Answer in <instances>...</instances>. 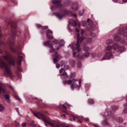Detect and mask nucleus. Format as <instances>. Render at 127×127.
Wrapping results in <instances>:
<instances>
[{
  "mask_svg": "<svg viewBox=\"0 0 127 127\" xmlns=\"http://www.w3.org/2000/svg\"><path fill=\"white\" fill-rule=\"evenodd\" d=\"M127 103L125 105V108L124 111V112L125 113H127V98L126 99Z\"/></svg>",
  "mask_w": 127,
  "mask_h": 127,
  "instance_id": "nucleus-31",
  "label": "nucleus"
},
{
  "mask_svg": "<svg viewBox=\"0 0 127 127\" xmlns=\"http://www.w3.org/2000/svg\"><path fill=\"white\" fill-rule=\"evenodd\" d=\"M42 28L43 29L47 30L48 28V27L47 26H45L43 27Z\"/></svg>",
  "mask_w": 127,
  "mask_h": 127,
  "instance_id": "nucleus-48",
  "label": "nucleus"
},
{
  "mask_svg": "<svg viewBox=\"0 0 127 127\" xmlns=\"http://www.w3.org/2000/svg\"><path fill=\"white\" fill-rule=\"evenodd\" d=\"M65 104H66V105L67 106V107L68 108L70 109V107L71 106L68 104H66V103H65Z\"/></svg>",
  "mask_w": 127,
  "mask_h": 127,
  "instance_id": "nucleus-58",
  "label": "nucleus"
},
{
  "mask_svg": "<svg viewBox=\"0 0 127 127\" xmlns=\"http://www.w3.org/2000/svg\"><path fill=\"white\" fill-rule=\"evenodd\" d=\"M112 108L113 110H116L118 109V107L117 106H114L112 107Z\"/></svg>",
  "mask_w": 127,
  "mask_h": 127,
  "instance_id": "nucleus-45",
  "label": "nucleus"
},
{
  "mask_svg": "<svg viewBox=\"0 0 127 127\" xmlns=\"http://www.w3.org/2000/svg\"><path fill=\"white\" fill-rule=\"evenodd\" d=\"M62 78H65L67 77L68 76L66 72L64 71L62 75Z\"/></svg>",
  "mask_w": 127,
  "mask_h": 127,
  "instance_id": "nucleus-25",
  "label": "nucleus"
},
{
  "mask_svg": "<svg viewBox=\"0 0 127 127\" xmlns=\"http://www.w3.org/2000/svg\"><path fill=\"white\" fill-rule=\"evenodd\" d=\"M18 57L19 60V61L18 63V64L19 65H20L21 64V62L23 60V58L22 56H18Z\"/></svg>",
  "mask_w": 127,
  "mask_h": 127,
  "instance_id": "nucleus-24",
  "label": "nucleus"
},
{
  "mask_svg": "<svg viewBox=\"0 0 127 127\" xmlns=\"http://www.w3.org/2000/svg\"><path fill=\"white\" fill-rule=\"evenodd\" d=\"M115 35V36L114 38L115 40V41H119L120 39V38L117 36V35L116 34Z\"/></svg>",
  "mask_w": 127,
  "mask_h": 127,
  "instance_id": "nucleus-33",
  "label": "nucleus"
},
{
  "mask_svg": "<svg viewBox=\"0 0 127 127\" xmlns=\"http://www.w3.org/2000/svg\"><path fill=\"white\" fill-rule=\"evenodd\" d=\"M64 70V69L61 68L60 70L59 73L60 74H61L63 72V71Z\"/></svg>",
  "mask_w": 127,
  "mask_h": 127,
  "instance_id": "nucleus-51",
  "label": "nucleus"
},
{
  "mask_svg": "<svg viewBox=\"0 0 127 127\" xmlns=\"http://www.w3.org/2000/svg\"><path fill=\"white\" fill-rule=\"evenodd\" d=\"M89 50V48L88 46H84L83 49V50L86 52H88Z\"/></svg>",
  "mask_w": 127,
  "mask_h": 127,
  "instance_id": "nucleus-27",
  "label": "nucleus"
},
{
  "mask_svg": "<svg viewBox=\"0 0 127 127\" xmlns=\"http://www.w3.org/2000/svg\"><path fill=\"white\" fill-rule=\"evenodd\" d=\"M116 50L117 49L118 51L121 53L124 49V48L123 46H120L117 44H114L112 46H108L107 47L106 49V52L105 56H104L101 59V61L104 60L106 59L109 60L112 58L113 55L112 53V49Z\"/></svg>",
  "mask_w": 127,
  "mask_h": 127,
  "instance_id": "nucleus-1",
  "label": "nucleus"
},
{
  "mask_svg": "<svg viewBox=\"0 0 127 127\" xmlns=\"http://www.w3.org/2000/svg\"><path fill=\"white\" fill-rule=\"evenodd\" d=\"M55 123L56 125H54V127H70L69 126H65L64 124L59 123L57 122H55L52 123Z\"/></svg>",
  "mask_w": 127,
  "mask_h": 127,
  "instance_id": "nucleus-14",
  "label": "nucleus"
},
{
  "mask_svg": "<svg viewBox=\"0 0 127 127\" xmlns=\"http://www.w3.org/2000/svg\"><path fill=\"white\" fill-rule=\"evenodd\" d=\"M53 44H51L50 41H47L44 42V44L45 46L48 47L50 48L49 50V52L50 53H52L56 51V50H59V47H58L55 46V48H53V45H55L58 43V41L56 39H54L52 41Z\"/></svg>",
  "mask_w": 127,
  "mask_h": 127,
  "instance_id": "nucleus-4",
  "label": "nucleus"
},
{
  "mask_svg": "<svg viewBox=\"0 0 127 127\" xmlns=\"http://www.w3.org/2000/svg\"><path fill=\"white\" fill-rule=\"evenodd\" d=\"M33 114L34 116L39 119H40V118L39 117V116H40L44 122L48 123L52 127H54V126L56 125L55 123L53 124L52 122H49L47 120L46 117L45 116L43 115L42 114L41 112H38L36 113H33Z\"/></svg>",
  "mask_w": 127,
  "mask_h": 127,
  "instance_id": "nucleus-6",
  "label": "nucleus"
},
{
  "mask_svg": "<svg viewBox=\"0 0 127 127\" xmlns=\"http://www.w3.org/2000/svg\"><path fill=\"white\" fill-rule=\"evenodd\" d=\"M113 41L112 39H109L106 41V43L107 45L110 44L112 43Z\"/></svg>",
  "mask_w": 127,
  "mask_h": 127,
  "instance_id": "nucleus-26",
  "label": "nucleus"
},
{
  "mask_svg": "<svg viewBox=\"0 0 127 127\" xmlns=\"http://www.w3.org/2000/svg\"><path fill=\"white\" fill-rule=\"evenodd\" d=\"M88 102L90 104H93L94 103V101L91 99H88Z\"/></svg>",
  "mask_w": 127,
  "mask_h": 127,
  "instance_id": "nucleus-35",
  "label": "nucleus"
},
{
  "mask_svg": "<svg viewBox=\"0 0 127 127\" xmlns=\"http://www.w3.org/2000/svg\"><path fill=\"white\" fill-rule=\"evenodd\" d=\"M71 22H72V26H75L77 25V23L76 21L73 19H72L69 22V24L68 26H69V25L71 24Z\"/></svg>",
  "mask_w": 127,
  "mask_h": 127,
  "instance_id": "nucleus-18",
  "label": "nucleus"
},
{
  "mask_svg": "<svg viewBox=\"0 0 127 127\" xmlns=\"http://www.w3.org/2000/svg\"><path fill=\"white\" fill-rule=\"evenodd\" d=\"M1 44H3L4 46H6V44L4 43V42H1L0 41V45Z\"/></svg>",
  "mask_w": 127,
  "mask_h": 127,
  "instance_id": "nucleus-46",
  "label": "nucleus"
},
{
  "mask_svg": "<svg viewBox=\"0 0 127 127\" xmlns=\"http://www.w3.org/2000/svg\"><path fill=\"white\" fill-rule=\"evenodd\" d=\"M60 42L62 43V44L61 45V46H63L65 43L64 41L63 40H60Z\"/></svg>",
  "mask_w": 127,
  "mask_h": 127,
  "instance_id": "nucleus-42",
  "label": "nucleus"
},
{
  "mask_svg": "<svg viewBox=\"0 0 127 127\" xmlns=\"http://www.w3.org/2000/svg\"><path fill=\"white\" fill-rule=\"evenodd\" d=\"M2 90L3 91V93L5 94H6L8 93V91H7V90L6 89H4L3 88L2 89Z\"/></svg>",
  "mask_w": 127,
  "mask_h": 127,
  "instance_id": "nucleus-38",
  "label": "nucleus"
},
{
  "mask_svg": "<svg viewBox=\"0 0 127 127\" xmlns=\"http://www.w3.org/2000/svg\"><path fill=\"white\" fill-rule=\"evenodd\" d=\"M90 87V85L89 84H86L85 85V88L87 91H88L89 90V88Z\"/></svg>",
  "mask_w": 127,
  "mask_h": 127,
  "instance_id": "nucleus-29",
  "label": "nucleus"
},
{
  "mask_svg": "<svg viewBox=\"0 0 127 127\" xmlns=\"http://www.w3.org/2000/svg\"><path fill=\"white\" fill-rule=\"evenodd\" d=\"M61 117L63 118H64V119H66V116L64 114H63L62 115Z\"/></svg>",
  "mask_w": 127,
  "mask_h": 127,
  "instance_id": "nucleus-47",
  "label": "nucleus"
},
{
  "mask_svg": "<svg viewBox=\"0 0 127 127\" xmlns=\"http://www.w3.org/2000/svg\"><path fill=\"white\" fill-rule=\"evenodd\" d=\"M93 125L95 127H99V126L97 125L93 124Z\"/></svg>",
  "mask_w": 127,
  "mask_h": 127,
  "instance_id": "nucleus-62",
  "label": "nucleus"
},
{
  "mask_svg": "<svg viewBox=\"0 0 127 127\" xmlns=\"http://www.w3.org/2000/svg\"><path fill=\"white\" fill-rule=\"evenodd\" d=\"M106 112L108 113H110L111 112V111L110 109L107 108L106 109Z\"/></svg>",
  "mask_w": 127,
  "mask_h": 127,
  "instance_id": "nucleus-39",
  "label": "nucleus"
},
{
  "mask_svg": "<svg viewBox=\"0 0 127 127\" xmlns=\"http://www.w3.org/2000/svg\"><path fill=\"white\" fill-rule=\"evenodd\" d=\"M120 33L122 34L124 36H127V32L125 31L124 30H122L120 31Z\"/></svg>",
  "mask_w": 127,
  "mask_h": 127,
  "instance_id": "nucleus-21",
  "label": "nucleus"
},
{
  "mask_svg": "<svg viewBox=\"0 0 127 127\" xmlns=\"http://www.w3.org/2000/svg\"><path fill=\"white\" fill-rule=\"evenodd\" d=\"M12 28H14V29H16V25L15 26H14L13 25V24H12Z\"/></svg>",
  "mask_w": 127,
  "mask_h": 127,
  "instance_id": "nucleus-55",
  "label": "nucleus"
},
{
  "mask_svg": "<svg viewBox=\"0 0 127 127\" xmlns=\"http://www.w3.org/2000/svg\"><path fill=\"white\" fill-rule=\"evenodd\" d=\"M2 67H5L4 73L5 76L6 77H10L11 78H12V73L10 68L7 66L6 63L0 60V68Z\"/></svg>",
  "mask_w": 127,
  "mask_h": 127,
  "instance_id": "nucleus-5",
  "label": "nucleus"
},
{
  "mask_svg": "<svg viewBox=\"0 0 127 127\" xmlns=\"http://www.w3.org/2000/svg\"><path fill=\"white\" fill-rule=\"evenodd\" d=\"M105 125H108V123L106 121V119L105 120V121L103 123Z\"/></svg>",
  "mask_w": 127,
  "mask_h": 127,
  "instance_id": "nucleus-49",
  "label": "nucleus"
},
{
  "mask_svg": "<svg viewBox=\"0 0 127 127\" xmlns=\"http://www.w3.org/2000/svg\"><path fill=\"white\" fill-rule=\"evenodd\" d=\"M53 32L52 31L50 30H48L47 31L46 35L47 37L50 39H52L53 38V37L52 35Z\"/></svg>",
  "mask_w": 127,
  "mask_h": 127,
  "instance_id": "nucleus-12",
  "label": "nucleus"
},
{
  "mask_svg": "<svg viewBox=\"0 0 127 127\" xmlns=\"http://www.w3.org/2000/svg\"><path fill=\"white\" fill-rule=\"evenodd\" d=\"M76 31L78 32H80L79 30L77 29H76Z\"/></svg>",
  "mask_w": 127,
  "mask_h": 127,
  "instance_id": "nucleus-64",
  "label": "nucleus"
},
{
  "mask_svg": "<svg viewBox=\"0 0 127 127\" xmlns=\"http://www.w3.org/2000/svg\"><path fill=\"white\" fill-rule=\"evenodd\" d=\"M71 63L72 64H75V61L74 60H72L71 61Z\"/></svg>",
  "mask_w": 127,
  "mask_h": 127,
  "instance_id": "nucleus-56",
  "label": "nucleus"
},
{
  "mask_svg": "<svg viewBox=\"0 0 127 127\" xmlns=\"http://www.w3.org/2000/svg\"><path fill=\"white\" fill-rule=\"evenodd\" d=\"M53 14L55 15L59 19L61 20L62 18L64 17L63 15H61L60 13H54Z\"/></svg>",
  "mask_w": 127,
  "mask_h": 127,
  "instance_id": "nucleus-16",
  "label": "nucleus"
},
{
  "mask_svg": "<svg viewBox=\"0 0 127 127\" xmlns=\"http://www.w3.org/2000/svg\"><path fill=\"white\" fill-rule=\"evenodd\" d=\"M66 107L65 105L64 104L62 105V111L63 112L66 113V115H68L69 114L65 111L66 110Z\"/></svg>",
  "mask_w": 127,
  "mask_h": 127,
  "instance_id": "nucleus-19",
  "label": "nucleus"
},
{
  "mask_svg": "<svg viewBox=\"0 0 127 127\" xmlns=\"http://www.w3.org/2000/svg\"><path fill=\"white\" fill-rule=\"evenodd\" d=\"M9 87L12 90V91H14V89L13 88V87L11 86H10Z\"/></svg>",
  "mask_w": 127,
  "mask_h": 127,
  "instance_id": "nucleus-63",
  "label": "nucleus"
},
{
  "mask_svg": "<svg viewBox=\"0 0 127 127\" xmlns=\"http://www.w3.org/2000/svg\"><path fill=\"white\" fill-rule=\"evenodd\" d=\"M92 41V39L91 38H89L87 40V42L88 43H91Z\"/></svg>",
  "mask_w": 127,
  "mask_h": 127,
  "instance_id": "nucleus-43",
  "label": "nucleus"
},
{
  "mask_svg": "<svg viewBox=\"0 0 127 127\" xmlns=\"http://www.w3.org/2000/svg\"><path fill=\"white\" fill-rule=\"evenodd\" d=\"M102 56V54L101 53H99L97 55V57H101Z\"/></svg>",
  "mask_w": 127,
  "mask_h": 127,
  "instance_id": "nucleus-50",
  "label": "nucleus"
},
{
  "mask_svg": "<svg viewBox=\"0 0 127 127\" xmlns=\"http://www.w3.org/2000/svg\"><path fill=\"white\" fill-rule=\"evenodd\" d=\"M54 58L53 59L54 63L56 64V67L58 69L60 67V65L58 63L59 62V60L61 58V56L58 53H55L53 55Z\"/></svg>",
  "mask_w": 127,
  "mask_h": 127,
  "instance_id": "nucleus-8",
  "label": "nucleus"
},
{
  "mask_svg": "<svg viewBox=\"0 0 127 127\" xmlns=\"http://www.w3.org/2000/svg\"><path fill=\"white\" fill-rule=\"evenodd\" d=\"M86 22L85 21H83L82 22V26L83 27H85L86 26Z\"/></svg>",
  "mask_w": 127,
  "mask_h": 127,
  "instance_id": "nucleus-36",
  "label": "nucleus"
},
{
  "mask_svg": "<svg viewBox=\"0 0 127 127\" xmlns=\"http://www.w3.org/2000/svg\"><path fill=\"white\" fill-rule=\"evenodd\" d=\"M15 44V42L14 41L10 40L8 43V46L9 49L12 52L15 53H17L18 51L17 50H15L13 48Z\"/></svg>",
  "mask_w": 127,
  "mask_h": 127,
  "instance_id": "nucleus-10",
  "label": "nucleus"
},
{
  "mask_svg": "<svg viewBox=\"0 0 127 127\" xmlns=\"http://www.w3.org/2000/svg\"><path fill=\"white\" fill-rule=\"evenodd\" d=\"M84 12V9H83V10L79 11V12L80 16H82L83 15Z\"/></svg>",
  "mask_w": 127,
  "mask_h": 127,
  "instance_id": "nucleus-32",
  "label": "nucleus"
},
{
  "mask_svg": "<svg viewBox=\"0 0 127 127\" xmlns=\"http://www.w3.org/2000/svg\"><path fill=\"white\" fill-rule=\"evenodd\" d=\"M93 22L92 20H91L89 22V25H91L93 24Z\"/></svg>",
  "mask_w": 127,
  "mask_h": 127,
  "instance_id": "nucleus-57",
  "label": "nucleus"
},
{
  "mask_svg": "<svg viewBox=\"0 0 127 127\" xmlns=\"http://www.w3.org/2000/svg\"><path fill=\"white\" fill-rule=\"evenodd\" d=\"M5 98L6 100H7L8 102L10 103V95L8 94H6L5 96Z\"/></svg>",
  "mask_w": 127,
  "mask_h": 127,
  "instance_id": "nucleus-20",
  "label": "nucleus"
},
{
  "mask_svg": "<svg viewBox=\"0 0 127 127\" xmlns=\"http://www.w3.org/2000/svg\"><path fill=\"white\" fill-rule=\"evenodd\" d=\"M18 71H21L22 70L21 68L19 67H18Z\"/></svg>",
  "mask_w": 127,
  "mask_h": 127,
  "instance_id": "nucleus-61",
  "label": "nucleus"
},
{
  "mask_svg": "<svg viewBox=\"0 0 127 127\" xmlns=\"http://www.w3.org/2000/svg\"><path fill=\"white\" fill-rule=\"evenodd\" d=\"M15 98L18 100L19 101H21V99L19 97V96L17 95H15Z\"/></svg>",
  "mask_w": 127,
  "mask_h": 127,
  "instance_id": "nucleus-40",
  "label": "nucleus"
},
{
  "mask_svg": "<svg viewBox=\"0 0 127 127\" xmlns=\"http://www.w3.org/2000/svg\"><path fill=\"white\" fill-rule=\"evenodd\" d=\"M37 27L39 28H40L42 27L39 24H37Z\"/></svg>",
  "mask_w": 127,
  "mask_h": 127,
  "instance_id": "nucleus-54",
  "label": "nucleus"
},
{
  "mask_svg": "<svg viewBox=\"0 0 127 127\" xmlns=\"http://www.w3.org/2000/svg\"><path fill=\"white\" fill-rule=\"evenodd\" d=\"M77 65L79 68H80L82 66V64L80 62H78L77 63Z\"/></svg>",
  "mask_w": 127,
  "mask_h": 127,
  "instance_id": "nucleus-34",
  "label": "nucleus"
},
{
  "mask_svg": "<svg viewBox=\"0 0 127 127\" xmlns=\"http://www.w3.org/2000/svg\"><path fill=\"white\" fill-rule=\"evenodd\" d=\"M96 54L95 53H93L92 54V57H95L96 56Z\"/></svg>",
  "mask_w": 127,
  "mask_h": 127,
  "instance_id": "nucleus-53",
  "label": "nucleus"
},
{
  "mask_svg": "<svg viewBox=\"0 0 127 127\" xmlns=\"http://www.w3.org/2000/svg\"><path fill=\"white\" fill-rule=\"evenodd\" d=\"M68 115H71V116H72L73 117V120L74 121H75L76 119H77V120L78 118H79V116H75L74 114L72 113H70V114H68Z\"/></svg>",
  "mask_w": 127,
  "mask_h": 127,
  "instance_id": "nucleus-22",
  "label": "nucleus"
},
{
  "mask_svg": "<svg viewBox=\"0 0 127 127\" xmlns=\"http://www.w3.org/2000/svg\"><path fill=\"white\" fill-rule=\"evenodd\" d=\"M84 120H85L86 121H89V120L88 117H87V118H85V119Z\"/></svg>",
  "mask_w": 127,
  "mask_h": 127,
  "instance_id": "nucleus-59",
  "label": "nucleus"
},
{
  "mask_svg": "<svg viewBox=\"0 0 127 127\" xmlns=\"http://www.w3.org/2000/svg\"><path fill=\"white\" fill-rule=\"evenodd\" d=\"M2 84L1 83H0V94L1 93L2 89Z\"/></svg>",
  "mask_w": 127,
  "mask_h": 127,
  "instance_id": "nucleus-41",
  "label": "nucleus"
},
{
  "mask_svg": "<svg viewBox=\"0 0 127 127\" xmlns=\"http://www.w3.org/2000/svg\"><path fill=\"white\" fill-rule=\"evenodd\" d=\"M75 46L76 47H74L73 45L71 46V45L70 44L68 47H69L71 46V49H72L73 50V55L74 57L76 55V52L75 51H76L78 53H79L80 51L79 52H78V51L77 50V48L76 46V45H75Z\"/></svg>",
  "mask_w": 127,
  "mask_h": 127,
  "instance_id": "nucleus-13",
  "label": "nucleus"
},
{
  "mask_svg": "<svg viewBox=\"0 0 127 127\" xmlns=\"http://www.w3.org/2000/svg\"><path fill=\"white\" fill-rule=\"evenodd\" d=\"M20 33V32H12L11 34V39H14L15 38V36L16 35H18V33Z\"/></svg>",
  "mask_w": 127,
  "mask_h": 127,
  "instance_id": "nucleus-17",
  "label": "nucleus"
},
{
  "mask_svg": "<svg viewBox=\"0 0 127 127\" xmlns=\"http://www.w3.org/2000/svg\"><path fill=\"white\" fill-rule=\"evenodd\" d=\"M24 97L25 98V99L28 102H31L32 101L29 98L27 97L24 96Z\"/></svg>",
  "mask_w": 127,
  "mask_h": 127,
  "instance_id": "nucleus-37",
  "label": "nucleus"
},
{
  "mask_svg": "<svg viewBox=\"0 0 127 127\" xmlns=\"http://www.w3.org/2000/svg\"><path fill=\"white\" fill-rule=\"evenodd\" d=\"M64 82L70 85L71 89L73 90L74 89H78L80 87L81 80L79 81L77 80L73 79L72 80H64Z\"/></svg>",
  "mask_w": 127,
  "mask_h": 127,
  "instance_id": "nucleus-2",
  "label": "nucleus"
},
{
  "mask_svg": "<svg viewBox=\"0 0 127 127\" xmlns=\"http://www.w3.org/2000/svg\"><path fill=\"white\" fill-rule=\"evenodd\" d=\"M89 53L88 52H87L85 53V54H84L83 55V56L84 57H86L89 55Z\"/></svg>",
  "mask_w": 127,
  "mask_h": 127,
  "instance_id": "nucleus-44",
  "label": "nucleus"
},
{
  "mask_svg": "<svg viewBox=\"0 0 127 127\" xmlns=\"http://www.w3.org/2000/svg\"><path fill=\"white\" fill-rule=\"evenodd\" d=\"M70 2L69 0H66L64 4L66 6H68L69 5Z\"/></svg>",
  "mask_w": 127,
  "mask_h": 127,
  "instance_id": "nucleus-28",
  "label": "nucleus"
},
{
  "mask_svg": "<svg viewBox=\"0 0 127 127\" xmlns=\"http://www.w3.org/2000/svg\"><path fill=\"white\" fill-rule=\"evenodd\" d=\"M52 2L53 4L56 5V6H51V9L52 10L55 8H59L62 6L61 1L60 0H53Z\"/></svg>",
  "mask_w": 127,
  "mask_h": 127,
  "instance_id": "nucleus-9",
  "label": "nucleus"
},
{
  "mask_svg": "<svg viewBox=\"0 0 127 127\" xmlns=\"http://www.w3.org/2000/svg\"><path fill=\"white\" fill-rule=\"evenodd\" d=\"M78 3L77 2L73 3L71 5V8L74 10H77L79 8Z\"/></svg>",
  "mask_w": 127,
  "mask_h": 127,
  "instance_id": "nucleus-11",
  "label": "nucleus"
},
{
  "mask_svg": "<svg viewBox=\"0 0 127 127\" xmlns=\"http://www.w3.org/2000/svg\"><path fill=\"white\" fill-rule=\"evenodd\" d=\"M4 53L5 55L2 56L3 59L6 61L10 65L14 66L15 61L13 55L7 51H6Z\"/></svg>",
  "mask_w": 127,
  "mask_h": 127,
  "instance_id": "nucleus-3",
  "label": "nucleus"
},
{
  "mask_svg": "<svg viewBox=\"0 0 127 127\" xmlns=\"http://www.w3.org/2000/svg\"><path fill=\"white\" fill-rule=\"evenodd\" d=\"M26 123H23L22 124V126L23 127H25L26 126Z\"/></svg>",
  "mask_w": 127,
  "mask_h": 127,
  "instance_id": "nucleus-60",
  "label": "nucleus"
},
{
  "mask_svg": "<svg viewBox=\"0 0 127 127\" xmlns=\"http://www.w3.org/2000/svg\"><path fill=\"white\" fill-rule=\"evenodd\" d=\"M116 121L117 122L121 123L123 121L122 118L120 117H117L115 118Z\"/></svg>",
  "mask_w": 127,
  "mask_h": 127,
  "instance_id": "nucleus-23",
  "label": "nucleus"
},
{
  "mask_svg": "<svg viewBox=\"0 0 127 127\" xmlns=\"http://www.w3.org/2000/svg\"><path fill=\"white\" fill-rule=\"evenodd\" d=\"M80 117H79V118H78V119H77V121L78 122H79L80 123H81L82 122V121H81V120H80Z\"/></svg>",
  "mask_w": 127,
  "mask_h": 127,
  "instance_id": "nucleus-52",
  "label": "nucleus"
},
{
  "mask_svg": "<svg viewBox=\"0 0 127 127\" xmlns=\"http://www.w3.org/2000/svg\"><path fill=\"white\" fill-rule=\"evenodd\" d=\"M4 107L2 105L0 104V112H2L4 111Z\"/></svg>",
  "mask_w": 127,
  "mask_h": 127,
  "instance_id": "nucleus-30",
  "label": "nucleus"
},
{
  "mask_svg": "<svg viewBox=\"0 0 127 127\" xmlns=\"http://www.w3.org/2000/svg\"><path fill=\"white\" fill-rule=\"evenodd\" d=\"M84 32V31L82 30L80 34L81 35V36L79 33L77 35V40L76 46L77 48V50L78 52L80 51V44H79V43H81L83 41L84 39L83 34Z\"/></svg>",
  "mask_w": 127,
  "mask_h": 127,
  "instance_id": "nucleus-7",
  "label": "nucleus"
},
{
  "mask_svg": "<svg viewBox=\"0 0 127 127\" xmlns=\"http://www.w3.org/2000/svg\"><path fill=\"white\" fill-rule=\"evenodd\" d=\"M66 14L71 16H73L74 17H76L77 15L76 14L73 13L72 11L70 10L66 11L65 12Z\"/></svg>",
  "mask_w": 127,
  "mask_h": 127,
  "instance_id": "nucleus-15",
  "label": "nucleus"
}]
</instances>
